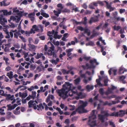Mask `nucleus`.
Instances as JSON below:
<instances>
[{
  "label": "nucleus",
  "instance_id": "nucleus-11",
  "mask_svg": "<svg viewBox=\"0 0 127 127\" xmlns=\"http://www.w3.org/2000/svg\"><path fill=\"white\" fill-rule=\"evenodd\" d=\"M114 20L116 21H121L122 22H124L125 21L124 19L123 18H121L120 17H117L116 16H114Z\"/></svg>",
  "mask_w": 127,
  "mask_h": 127
},
{
  "label": "nucleus",
  "instance_id": "nucleus-54",
  "mask_svg": "<svg viewBox=\"0 0 127 127\" xmlns=\"http://www.w3.org/2000/svg\"><path fill=\"white\" fill-rule=\"evenodd\" d=\"M36 93L35 91H32V95L35 98L36 96Z\"/></svg>",
  "mask_w": 127,
  "mask_h": 127
},
{
  "label": "nucleus",
  "instance_id": "nucleus-2",
  "mask_svg": "<svg viewBox=\"0 0 127 127\" xmlns=\"http://www.w3.org/2000/svg\"><path fill=\"white\" fill-rule=\"evenodd\" d=\"M90 63L91 64V65L89 66V64L87 63L85 65H82V67L84 69H88L89 68L94 69L95 67V66L94 64L95 63L96 65H98L99 64V63L97 62L96 60L95 59L93 60H91L90 61Z\"/></svg>",
  "mask_w": 127,
  "mask_h": 127
},
{
  "label": "nucleus",
  "instance_id": "nucleus-33",
  "mask_svg": "<svg viewBox=\"0 0 127 127\" xmlns=\"http://www.w3.org/2000/svg\"><path fill=\"white\" fill-rule=\"evenodd\" d=\"M69 107L70 108L69 109L70 111H72L74 110L75 108V106L74 105H68Z\"/></svg>",
  "mask_w": 127,
  "mask_h": 127
},
{
  "label": "nucleus",
  "instance_id": "nucleus-30",
  "mask_svg": "<svg viewBox=\"0 0 127 127\" xmlns=\"http://www.w3.org/2000/svg\"><path fill=\"white\" fill-rule=\"evenodd\" d=\"M82 104L80 106L84 108L85 107L87 106L88 103L86 101L84 102L83 101H82Z\"/></svg>",
  "mask_w": 127,
  "mask_h": 127
},
{
  "label": "nucleus",
  "instance_id": "nucleus-27",
  "mask_svg": "<svg viewBox=\"0 0 127 127\" xmlns=\"http://www.w3.org/2000/svg\"><path fill=\"white\" fill-rule=\"evenodd\" d=\"M94 45V42L92 41H91L89 42L88 43H86V46H93Z\"/></svg>",
  "mask_w": 127,
  "mask_h": 127
},
{
  "label": "nucleus",
  "instance_id": "nucleus-32",
  "mask_svg": "<svg viewBox=\"0 0 127 127\" xmlns=\"http://www.w3.org/2000/svg\"><path fill=\"white\" fill-rule=\"evenodd\" d=\"M99 92L100 94L101 95H103L104 94V91L102 88L100 89L99 90Z\"/></svg>",
  "mask_w": 127,
  "mask_h": 127
},
{
  "label": "nucleus",
  "instance_id": "nucleus-62",
  "mask_svg": "<svg viewBox=\"0 0 127 127\" xmlns=\"http://www.w3.org/2000/svg\"><path fill=\"white\" fill-rule=\"evenodd\" d=\"M11 69V67L10 66H8L5 68V70L6 71H9Z\"/></svg>",
  "mask_w": 127,
  "mask_h": 127
},
{
  "label": "nucleus",
  "instance_id": "nucleus-55",
  "mask_svg": "<svg viewBox=\"0 0 127 127\" xmlns=\"http://www.w3.org/2000/svg\"><path fill=\"white\" fill-rule=\"evenodd\" d=\"M73 50L72 49L70 48L69 49H66L65 51L67 53H70Z\"/></svg>",
  "mask_w": 127,
  "mask_h": 127
},
{
  "label": "nucleus",
  "instance_id": "nucleus-25",
  "mask_svg": "<svg viewBox=\"0 0 127 127\" xmlns=\"http://www.w3.org/2000/svg\"><path fill=\"white\" fill-rule=\"evenodd\" d=\"M28 45L29 46V48L31 50H33L35 49V46L33 44H28Z\"/></svg>",
  "mask_w": 127,
  "mask_h": 127
},
{
  "label": "nucleus",
  "instance_id": "nucleus-51",
  "mask_svg": "<svg viewBox=\"0 0 127 127\" xmlns=\"http://www.w3.org/2000/svg\"><path fill=\"white\" fill-rule=\"evenodd\" d=\"M77 28L79 30H80L81 31H83L84 30V29L81 26H78L77 27Z\"/></svg>",
  "mask_w": 127,
  "mask_h": 127
},
{
  "label": "nucleus",
  "instance_id": "nucleus-39",
  "mask_svg": "<svg viewBox=\"0 0 127 127\" xmlns=\"http://www.w3.org/2000/svg\"><path fill=\"white\" fill-rule=\"evenodd\" d=\"M49 43H50L51 44V46L50 48V49L52 51H53L54 49V45L52 44L50 42H49L48 43V44H49Z\"/></svg>",
  "mask_w": 127,
  "mask_h": 127
},
{
  "label": "nucleus",
  "instance_id": "nucleus-16",
  "mask_svg": "<svg viewBox=\"0 0 127 127\" xmlns=\"http://www.w3.org/2000/svg\"><path fill=\"white\" fill-rule=\"evenodd\" d=\"M101 78L100 77H99V79H97L96 80V82L97 83V84L99 86L102 87L103 86V85L100 82Z\"/></svg>",
  "mask_w": 127,
  "mask_h": 127
},
{
  "label": "nucleus",
  "instance_id": "nucleus-15",
  "mask_svg": "<svg viewBox=\"0 0 127 127\" xmlns=\"http://www.w3.org/2000/svg\"><path fill=\"white\" fill-rule=\"evenodd\" d=\"M77 95L80 96L81 98H83L86 96V95L85 94H83L82 92H80L79 93L77 92Z\"/></svg>",
  "mask_w": 127,
  "mask_h": 127
},
{
  "label": "nucleus",
  "instance_id": "nucleus-49",
  "mask_svg": "<svg viewBox=\"0 0 127 127\" xmlns=\"http://www.w3.org/2000/svg\"><path fill=\"white\" fill-rule=\"evenodd\" d=\"M109 125H110L111 126L113 127H116L115 124H114V123L111 121H109Z\"/></svg>",
  "mask_w": 127,
  "mask_h": 127
},
{
  "label": "nucleus",
  "instance_id": "nucleus-59",
  "mask_svg": "<svg viewBox=\"0 0 127 127\" xmlns=\"http://www.w3.org/2000/svg\"><path fill=\"white\" fill-rule=\"evenodd\" d=\"M91 58L90 57H84L83 59L87 61H88Z\"/></svg>",
  "mask_w": 127,
  "mask_h": 127
},
{
  "label": "nucleus",
  "instance_id": "nucleus-3",
  "mask_svg": "<svg viewBox=\"0 0 127 127\" xmlns=\"http://www.w3.org/2000/svg\"><path fill=\"white\" fill-rule=\"evenodd\" d=\"M69 91L67 90V88L65 89L63 88L61 90H57V92L59 96L65 99L68 97L67 94Z\"/></svg>",
  "mask_w": 127,
  "mask_h": 127
},
{
  "label": "nucleus",
  "instance_id": "nucleus-20",
  "mask_svg": "<svg viewBox=\"0 0 127 127\" xmlns=\"http://www.w3.org/2000/svg\"><path fill=\"white\" fill-rule=\"evenodd\" d=\"M125 111H124L122 110H120L119 112L120 113L119 114V116L120 117H123L124 115L125 114Z\"/></svg>",
  "mask_w": 127,
  "mask_h": 127
},
{
  "label": "nucleus",
  "instance_id": "nucleus-6",
  "mask_svg": "<svg viewBox=\"0 0 127 127\" xmlns=\"http://www.w3.org/2000/svg\"><path fill=\"white\" fill-rule=\"evenodd\" d=\"M7 22V20L4 17L3 15H1L0 16V24L3 25L6 24Z\"/></svg>",
  "mask_w": 127,
  "mask_h": 127
},
{
  "label": "nucleus",
  "instance_id": "nucleus-10",
  "mask_svg": "<svg viewBox=\"0 0 127 127\" xmlns=\"http://www.w3.org/2000/svg\"><path fill=\"white\" fill-rule=\"evenodd\" d=\"M98 119L101 121L102 123H103L105 121V117L104 115L101 114H98Z\"/></svg>",
  "mask_w": 127,
  "mask_h": 127
},
{
  "label": "nucleus",
  "instance_id": "nucleus-36",
  "mask_svg": "<svg viewBox=\"0 0 127 127\" xmlns=\"http://www.w3.org/2000/svg\"><path fill=\"white\" fill-rule=\"evenodd\" d=\"M62 73L64 74H68L69 73V71H68V70L67 71L64 69H62Z\"/></svg>",
  "mask_w": 127,
  "mask_h": 127
},
{
  "label": "nucleus",
  "instance_id": "nucleus-44",
  "mask_svg": "<svg viewBox=\"0 0 127 127\" xmlns=\"http://www.w3.org/2000/svg\"><path fill=\"white\" fill-rule=\"evenodd\" d=\"M89 7L91 9H95L93 2L91 3L89 5Z\"/></svg>",
  "mask_w": 127,
  "mask_h": 127
},
{
  "label": "nucleus",
  "instance_id": "nucleus-1",
  "mask_svg": "<svg viewBox=\"0 0 127 127\" xmlns=\"http://www.w3.org/2000/svg\"><path fill=\"white\" fill-rule=\"evenodd\" d=\"M95 110H93L91 114V115L89 117V120L88 123V124L91 127H94L96 125V121L95 119L96 116L95 115Z\"/></svg>",
  "mask_w": 127,
  "mask_h": 127
},
{
  "label": "nucleus",
  "instance_id": "nucleus-47",
  "mask_svg": "<svg viewBox=\"0 0 127 127\" xmlns=\"http://www.w3.org/2000/svg\"><path fill=\"white\" fill-rule=\"evenodd\" d=\"M0 95L2 96H5L4 91L2 90H0Z\"/></svg>",
  "mask_w": 127,
  "mask_h": 127
},
{
  "label": "nucleus",
  "instance_id": "nucleus-48",
  "mask_svg": "<svg viewBox=\"0 0 127 127\" xmlns=\"http://www.w3.org/2000/svg\"><path fill=\"white\" fill-rule=\"evenodd\" d=\"M33 29L32 28V29H31L30 32L28 31V33H29L28 34H32V33H35V31H34V30H33Z\"/></svg>",
  "mask_w": 127,
  "mask_h": 127
},
{
  "label": "nucleus",
  "instance_id": "nucleus-46",
  "mask_svg": "<svg viewBox=\"0 0 127 127\" xmlns=\"http://www.w3.org/2000/svg\"><path fill=\"white\" fill-rule=\"evenodd\" d=\"M62 11L63 12H70V10L66 8H65L62 10Z\"/></svg>",
  "mask_w": 127,
  "mask_h": 127
},
{
  "label": "nucleus",
  "instance_id": "nucleus-52",
  "mask_svg": "<svg viewBox=\"0 0 127 127\" xmlns=\"http://www.w3.org/2000/svg\"><path fill=\"white\" fill-rule=\"evenodd\" d=\"M84 21L83 22V24L84 25H86L87 24V19L86 17H85L84 18Z\"/></svg>",
  "mask_w": 127,
  "mask_h": 127
},
{
  "label": "nucleus",
  "instance_id": "nucleus-45",
  "mask_svg": "<svg viewBox=\"0 0 127 127\" xmlns=\"http://www.w3.org/2000/svg\"><path fill=\"white\" fill-rule=\"evenodd\" d=\"M30 68L31 70H33L36 68L35 65H33V64H31L30 65Z\"/></svg>",
  "mask_w": 127,
  "mask_h": 127
},
{
  "label": "nucleus",
  "instance_id": "nucleus-24",
  "mask_svg": "<svg viewBox=\"0 0 127 127\" xmlns=\"http://www.w3.org/2000/svg\"><path fill=\"white\" fill-rule=\"evenodd\" d=\"M102 103L104 106L108 105L109 106H110L112 105V103H109L107 101H106L105 102L103 101Z\"/></svg>",
  "mask_w": 127,
  "mask_h": 127
},
{
  "label": "nucleus",
  "instance_id": "nucleus-23",
  "mask_svg": "<svg viewBox=\"0 0 127 127\" xmlns=\"http://www.w3.org/2000/svg\"><path fill=\"white\" fill-rule=\"evenodd\" d=\"M53 12L56 16L58 17L59 16V14H60L61 13V10H59L57 11L55 10H54L53 11Z\"/></svg>",
  "mask_w": 127,
  "mask_h": 127
},
{
  "label": "nucleus",
  "instance_id": "nucleus-13",
  "mask_svg": "<svg viewBox=\"0 0 127 127\" xmlns=\"http://www.w3.org/2000/svg\"><path fill=\"white\" fill-rule=\"evenodd\" d=\"M98 21V19L97 18L92 17L90 19L89 21V23L91 24L93 22H96Z\"/></svg>",
  "mask_w": 127,
  "mask_h": 127
},
{
  "label": "nucleus",
  "instance_id": "nucleus-38",
  "mask_svg": "<svg viewBox=\"0 0 127 127\" xmlns=\"http://www.w3.org/2000/svg\"><path fill=\"white\" fill-rule=\"evenodd\" d=\"M67 68L68 70V71H69V73L73 69H75V68L73 67L72 66H68L67 67Z\"/></svg>",
  "mask_w": 127,
  "mask_h": 127
},
{
  "label": "nucleus",
  "instance_id": "nucleus-5",
  "mask_svg": "<svg viewBox=\"0 0 127 127\" xmlns=\"http://www.w3.org/2000/svg\"><path fill=\"white\" fill-rule=\"evenodd\" d=\"M76 110L80 114L86 113L88 112V111L86 109H85L80 105L76 109Z\"/></svg>",
  "mask_w": 127,
  "mask_h": 127
},
{
  "label": "nucleus",
  "instance_id": "nucleus-9",
  "mask_svg": "<svg viewBox=\"0 0 127 127\" xmlns=\"http://www.w3.org/2000/svg\"><path fill=\"white\" fill-rule=\"evenodd\" d=\"M43 54L42 53H40V54H39V53H37V55L35 56V58L37 59H38L40 58L41 57L42 58V59L43 60H44L45 59V57L43 56Z\"/></svg>",
  "mask_w": 127,
  "mask_h": 127
},
{
  "label": "nucleus",
  "instance_id": "nucleus-57",
  "mask_svg": "<svg viewBox=\"0 0 127 127\" xmlns=\"http://www.w3.org/2000/svg\"><path fill=\"white\" fill-rule=\"evenodd\" d=\"M112 71L114 73V75H115L116 74V72L117 71V70L114 69H112Z\"/></svg>",
  "mask_w": 127,
  "mask_h": 127
},
{
  "label": "nucleus",
  "instance_id": "nucleus-58",
  "mask_svg": "<svg viewBox=\"0 0 127 127\" xmlns=\"http://www.w3.org/2000/svg\"><path fill=\"white\" fill-rule=\"evenodd\" d=\"M84 31L85 33H87L90 31V30L87 28H85Z\"/></svg>",
  "mask_w": 127,
  "mask_h": 127
},
{
  "label": "nucleus",
  "instance_id": "nucleus-53",
  "mask_svg": "<svg viewBox=\"0 0 127 127\" xmlns=\"http://www.w3.org/2000/svg\"><path fill=\"white\" fill-rule=\"evenodd\" d=\"M109 24L107 23H105L103 25L102 27L103 29H106L108 26Z\"/></svg>",
  "mask_w": 127,
  "mask_h": 127
},
{
  "label": "nucleus",
  "instance_id": "nucleus-26",
  "mask_svg": "<svg viewBox=\"0 0 127 127\" xmlns=\"http://www.w3.org/2000/svg\"><path fill=\"white\" fill-rule=\"evenodd\" d=\"M116 95H113L111 96H109L107 97H104V98H107L108 99H110L111 98H115L116 97Z\"/></svg>",
  "mask_w": 127,
  "mask_h": 127
},
{
  "label": "nucleus",
  "instance_id": "nucleus-31",
  "mask_svg": "<svg viewBox=\"0 0 127 127\" xmlns=\"http://www.w3.org/2000/svg\"><path fill=\"white\" fill-rule=\"evenodd\" d=\"M24 11L23 10L22 11H19L17 13V14L19 16V17H22L23 16V13L24 12Z\"/></svg>",
  "mask_w": 127,
  "mask_h": 127
},
{
  "label": "nucleus",
  "instance_id": "nucleus-37",
  "mask_svg": "<svg viewBox=\"0 0 127 127\" xmlns=\"http://www.w3.org/2000/svg\"><path fill=\"white\" fill-rule=\"evenodd\" d=\"M121 28V27L120 26H117V27L116 25H115L114 27V29L115 30L117 31H118L119 29H120Z\"/></svg>",
  "mask_w": 127,
  "mask_h": 127
},
{
  "label": "nucleus",
  "instance_id": "nucleus-35",
  "mask_svg": "<svg viewBox=\"0 0 127 127\" xmlns=\"http://www.w3.org/2000/svg\"><path fill=\"white\" fill-rule=\"evenodd\" d=\"M108 79L107 78H106L104 80V84L103 85V86H108V85L107 84V83L108 82Z\"/></svg>",
  "mask_w": 127,
  "mask_h": 127
},
{
  "label": "nucleus",
  "instance_id": "nucleus-28",
  "mask_svg": "<svg viewBox=\"0 0 127 127\" xmlns=\"http://www.w3.org/2000/svg\"><path fill=\"white\" fill-rule=\"evenodd\" d=\"M2 12L3 13L4 15H8V11L6 10H0V13Z\"/></svg>",
  "mask_w": 127,
  "mask_h": 127
},
{
  "label": "nucleus",
  "instance_id": "nucleus-56",
  "mask_svg": "<svg viewBox=\"0 0 127 127\" xmlns=\"http://www.w3.org/2000/svg\"><path fill=\"white\" fill-rule=\"evenodd\" d=\"M10 55L11 57V59L13 60H15V58L14 56V54L13 53H12L10 54Z\"/></svg>",
  "mask_w": 127,
  "mask_h": 127
},
{
  "label": "nucleus",
  "instance_id": "nucleus-18",
  "mask_svg": "<svg viewBox=\"0 0 127 127\" xmlns=\"http://www.w3.org/2000/svg\"><path fill=\"white\" fill-rule=\"evenodd\" d=\"M19 94L20 96H21L22 98H25L28 95V94L27 93H22L21 92H20Z\"/></svg>",
  "mask_w": 127,
  "mask_h": 127
},
{
  "label": "nucleus",
  "instance_id": "nucleus-61",
  "mask_svg": "<svg viewBox=\"0 0 127 127\" xmlns=\"http://www.w3.org/2000/svg\"><path fill=\"white\" fill-rule=\"evenodd\" d=\"M34 89V87L33 86H31L30 88L28 89V90L29 91L31 92L32 90H33Z\"/></svg>",
  "mask_w": 127,
  "mask_h": 127
},
{
  "label": "nucleus",
  "instance_id": "nucleus-50",
  "mask_svg": "<svg viewBox=\"0 0 127 127\" xmlns=\"http://www.w3.org/2000/svg\"><path fill=\"white\" fill-rule=\"evenodd\" d=\"M78 118V116H75L73 117L71 119L72 121L74 122L76 121Z\"/></svg>",
  "mask_w": 127,
  "mask_h": 127
},
{
  "label": "nucleus",
  "instance_id": "nucleus-12",
  "mask_svg": "<svg viewBox=\"0 0 127 127\" xmlns=\"http://www.w3.org/2000/svg\"><path fill=\"white\" fill-rule=\"evenodd\" d=\"M44 11L43 10H41V15H42L44 17L46 18H47L49 17V15L48 14L46 13L43 12Z\"/></svg>",
  "mask_w": 127,
  "mask_h": 127
},
{
  "label": "nucleus",
  "instance_id": "nucleus-21",
  "mask_svg": "<svg viewBox=\"0 0 127 127\" xmlns=\"http://www.w3.org/2000/svg\"><path fill=\"white\" fill-rule=\"evenodd\" d=\"M53 51L49 49L48 50V52L47 53L45 52L44 54L45 55H46L47 54L48 56H51L52 55Z\"/></svg>",
  "mask_w": 127,
  "mask_h": 127
},
{
  "label": "nucleus",
  "instance_id": "nucleus-7",
  "mask_svg": "<svg viewBox=\"0 0 127 127\" xmlns=\"http://www.w3.org/2000/svg\"><path fill=\"white\" fill-rule=\"evenodd\" d=\"M63 87L64 88H67V90L68 91H70L71 89V84L68 82H66L65 84L63 85Z\"/></svg>",
  "mask_w": 127,
  "mask_h": 127
},
{
  "label": "nucleus",
  "instance_id": "nucleus-41",
  "mask_svg": "<svg viewBox=\"0 0 127 127\" xmlns=\"http://www.w3.org/2000/svg\"><path fill=\"white\" fill-rule=\"evenodd\" d=\"M7 107L8 108V110H11L12 109H14L13 105H11V104L9 105H7Z\"/></svg>",
  "mask_w": 127,
  "mask_h": 127
},
{
  "label": "nucleus",
  "instance_id": "nucleus-34",
  "mask_svg": "<svg viewBox=\"0 0 127 127\" xmlns=\"http://www.w3.org/2000/svg\"><path fill=\"white\" fill-rule=\"evenodd\" d=\"M20 32H21V33L22 34H29L28 32V31H24L22 30H20Z\"/></svg>",
  "mask_w": 127,
  "mask_h": 127
},
{
  "label": "nucleus",
  "instance_id": "nucleus-63",
  "mask_svg": "<svg viewBox=\"0 0 127 127\" xmlns=\"http://www.w3.org/2000/svg\"><path fill=\"white\" fill-rule=\"evenodd\" d=\"M68 92H69V95L70 96H71L73 95V92L71 90L69 91H68Z\"/></svg>",
  "mask_w": 127,
  "mask_h": 127
},
{
  "label": "nucleus",
  "instance_id": "nucleus-19",
  "mask_svg": "<svg viewBox=\"0 0 127 127\" xmlns=\"http://www.w3.org/2000/svg\"><path fill=\"white\" fill-rule=\"evenodd\" d=\"M13 72L12 71H10L9 72L7 73V76L10 79L13 78Z\"/></svg>",
  "mask_w": 127,
  "mask_h": 127
},
{
  "label": "nucleus",
  "instance_id": "nucleus-22",
  "mask_svg": "<svg viewBox=\"0 0 127 127\" xmlns=\"http://www.w3.org/2000/svg\"><path fill=\"white\" fill-rule=\"evenodd\" d=\"M110 116L118 117L119 116V112H114L110 114Z\"/></svg>",
  "mask_w": 127,
  "mask_h": 127
},
{
  "label": "nucleus",
  "instance_id": "nucleus-4",
  "mask_svg": "<svg viewBox=\"0 0 127 127\" xmlns=\"http://www.w3.org/2000/svg\"><path fill=\"white\" fill-rule=\"evenodd\" d=\"M34 102V100H30L28 103V108H30L32 107H33V109L36 110L37 109L36 103H33Z\"/></svg>",
  "mask_w": 127,
  "mask_h": 127
},
{
  "label": "nucleus",
  "instance_id": "nucleus-64",
  "mask_svg": "<svg viewBox=\"0 0 127 127\" xmlns=\"http://www.w3.org/2000/svg\"><path fill=\"white\" fill-rule=\"evenodd\" d=\"M11 113V112H9L7 115V118L8 119L10 118Z\"/></svg>",
  "mask_w": 127,
  "mask_h": 127
},
{
  "label": "nucleus",
  "instance_id": "nucleus-14",
  "mask_svg": "<svg viewBox=\"0 0 127 127\" xmlns=\"http://www.w3.org/2000/svg\"><path fill=\"white\" fill-rule=\"evenodd\" d=\"M14 37L15 38H16L17 39H18V36H20L21 35V34L20 33V30H18V31H17V32H16L15 33H14Z\"/></svg>",
  "mask_w": 127,
  "mask_h": 127
},
{
  "label": "nucleus",
  "instance_id": "nucleus-60",
  "mask_svg": "<svg viewBox=\"0 0 127 127\" xmlns=\"http://www.w3.org/2000/svg\"><path fill=\"white\" fill-rule=\"evenodd\" d=\"M19 10H14V11L13 12V14L14 15L17 14V13H18L19 12Z\"/></svg>",
  "mask_w": 127,
  "mask_h": 127
},
{
  "label": "nucleus",
  "instance_id": "nucleus-8",
  "mask_svg": "<svg viewBox=\"0 0 127 127\" xmlns=\"http://www.w3.org/2000/svg\"><path fill=\"white\" fill-rule=\"evenodd\" d=\"M21 17H19L18 16H11V17L10 19H12L13 20L16 21L17 23H18L20 20Z\"/></svg>",
  "mask_w": 127,
  "mask_h": 127
},
{
  "label": "nucleus",
  "instance_id": "nucleus-29",
  "mask_svg": "<svg viewBox=\"0 0 127 127\" xmlns=\"http://www.w3.org/2000/svg\"><path fill=\"white\" fill-rule=\"evenodd\" d=\"M42 23L43 24H45V27H46L48 26L50 24L49 22H46L45 20H43L42 21Z\"/></svg>",
  "mask_w": 127,
  "mask_h": 127
},
{
  "label": "nucleus",
  "instance_id": "nucleus-17",
  "mask_svg": "<svg viewBox=\"0 0 127 127\" xmlns=\"http://www.w3.org/2000/svg\"><path fill=\"white\" fill-rule=\"evenodd\" d=\"M80 81V78L79 77L74 80V83L76 85H77L79 84Z\"/></svg>",
  "mask_w": 127,
  "mask_h": 127
},
{
  "label": "nucleus",
  "instance_id": "nucleus-43",
  "mask_svg": "<svg viewBox=\"0 0 127 127\" xmlns=\"http://www.w3.org/2000/svg\"><path fill=\"white\" fill-rule=\"evenodd\" d=\"M37 107L41 109L42 108V109H44V107L42 105V104L41 103H40V104H39L38 105H37Z\"/></svg>",
  "mask_w": 127,
  "mask_h": 127
},
{
  "label": "nucleus",
  "instance_id": "nucleus-40",
  "mask_svg": "<svg viewBox=\"0 0 127 127\" xmlns=\"http://www.w3.org/2000/svg\"><path fill=\"white\" fill-rule=\"evenodd\" d=\"M32 28L33 29H35V31H37L39 30L37 26L36 25H33L32 27Z\"/></svg>",
  "mask_w": 127,
  "mask_h": 127
},
{
  "label": "nucleus",
  "instance_id": "nucleus-42",
  "mask_svg": "<svg viewBox=\"0 0 127 127\" xmlns=\"http://www.w3.org/2000/svg\"><path fill=\"white\" fill-rule=\"evenodd\" d=\"M105 2L106 3L107 8L108 9H109L112 7L111 6V4H109L108 2L106 1H105Z\"/></svg>",
  "mask_w": 127,
  "mask_h": 127
}]
</instances>
